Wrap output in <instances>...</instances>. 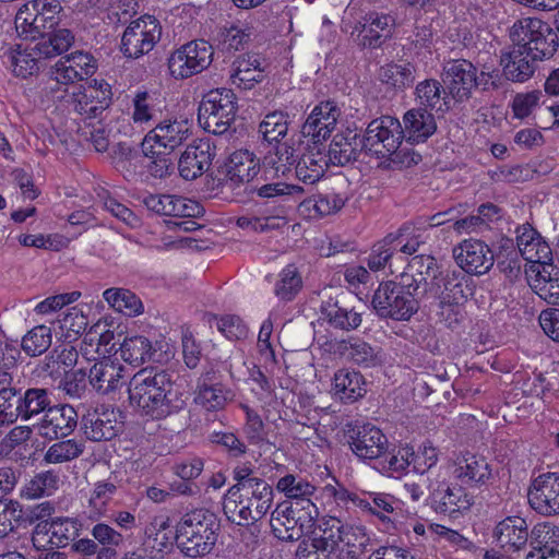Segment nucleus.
I'll use <instances>...</instances> for the list:
<instances>
[{
  "label": "nucleus",
  "instance_id": "nucleus-1",
  "mask_svg": "<svg viewBox=\"0 0 559 559\" xmlns=\"http://www.w3.org/2000/svg\"><path fill=\"white\" fill-rule=\"evenodd\" d=\"M129 400L142 415L164 419L179 413L186 406L182 393L165 370H141L130 380Z\"/></svg>",
  "mask_w": 559,
  "mask_h": 559
},
{
  "label": "nucleus",
  "instance_id": "nucleus-2",
  "mask_svg": "<svg viewBox=\"0 0 559 559\" xmlns=\"http://www.w3.org/2000/svg\"><path fill=\"white\" fill-rule=\"evenodd\" d=\"M311 535L299 544L296 559H329L336 550L354 558L366 542L361 526L343 523L335 516L323 518Z\"/></svg>",
  "mask_w": 559,
  "mask_h": 559
},
{
  "label": "nucleus",
  "instance_id": "nucleus-3",
  "mask_svg": "<svg viewBox=\"0 0 559 559\" xmlns=\"http://www.w3.org/2000/svg\"><path fill=\"white\" fill-rule=\"evenodd\" d=\"M219 523L214 513L199 509L187 513L177 525L176 538L187 557L197 558L209 554L216 540Z\"/></svg>",
  "mask_w": 559,
  "mask_h": 559
},
{
  "label": "nucleus",
  "instance_id": "nucleus-4",
  "mask_svg": "<svg viewBox=\"0 0 559 559\" xmlns=\"http://www.w3.org/2000/svg\"><path fill=\"white\" fill-rule=\"evenodd\" d=\"M319 510L312 501L281 502L271 516V527L281 540H298L314 527Z\"/></svg>",
  "mask_w": 559,
  "mask_h": 559
},
{
  "label": "nucleus",
  "instance_id": "nucleus-5",
  "mask_svg": "<svg viewBox=\"0 0 559 559\" xmlns=\"http://www.w3.org/2000/svg\"><path fill=\"white\" fill-rule=\"evenodd\" d=\"M512 44L526 48L535 57H552L558 48V34L545 21L538 17L516 20L509 29Z\"/></svg>",
  "mask_w": 559,
  "mask_h": 559
},
{
  "label": "nucleus",
  "instance_id": "nucleus-6",
  "mask_svg": "<svg viewBox=\"0 0 559 559\" xmlns=\"http://www.w3.org/2000/svg\"><path fill=\"white\" fill-rule=\"evenodd\" d=\"M236 110L237 100L231 90H212L203 96L199 106V123L207 132L223 134L234 121Z\"/></svg>",
  "mask_w": 559,
  "mask_h": 559
},
{
  "label": "nucleus",
  "instance_id": "nucleus-7",
  "mask_svg": "<svg viewBox=\"0 0 559 559\" xmlns=\"http://www.w3.org/2000/svg\"><path fill=\"white\" fill-rule=\"evenodd\" d=\"M62 7L58 0H31L15 15V27L21 36L36 39L53 29Z\"/></svg>",
  "mask_w": 559,
  "mask_h": 559
},
{
  "label": "nucleus",
  "instance_id": "nucleus-8",
  "mask_svg": "<svg viewBox=\"0 0 559 559\" xmlns=\"http://www.w3.org/2000/svg\"><path fill=\"white\" fill-rule=\"evenodd\" d=\"M214 48L204 40L189 41L176 49L168 59V69L175 79H187L201 73L213 61Z\"/></svg>",
  "mask_w": 559,
  "mask_h": 559
},
{
  "label": "nucleus",
  "instance_id": "nucleus-9",
  "mask_svg": "<svg viewBox=\"0 0 559 559\" xmlns=\"http://www.w3.org/2000/svg\"><path fill=\"white\" fill-rule=\"evenodd\" d=\"M162 35L159 22L151 15L132 21L121 38V51L128 58H140L148 53Z\"/></svg>",
  "mask_w": 559,
  "mask_h": 559
},
{
  "label": "nucleus",
  "instance_id": "nucleus-10",
  "mask_svg": "<svg viewBox=\"0 0 559 559\" xmlns=\"http://www.w3.org/2000/svg\"><path fill=\"white\" fill-rule=\"evenodd\" d=\"M418 289L417 281L412 274L402 273L399 282L386 281V317L394 320H409L419 306L414 297Z\"/></svg>",
  "mask_w": 559,
  "mask_h": 559
},
{
  "label": "nucleus",
  "instance_id": "nucleus-11",
  "mask_svg": "<svg viewBox=\"0 0 559 559\" xmlns=\"http://www.w3.org/2000/svg\"><path fill=\"white\" fill-rule=\"evenodd\" d=\"M191 128L192 126L187 119H164L146 133L141 143V148L153 153L152 150L158 147V150L162 148L171 153L190 138Z\"/></svg>",
  "mask_w": 559,
  "mask_h": 559
},
{
  "label": "nucleus",
  "instance_id": "nucleus-12",
  "mask_svg": "<svg viewBox=\"0 0 559 559\" xmlns=\"http://www.w3.org/2000/svg\"><path fill=\"white\" fill-rule=\"evenodd\" d=\"M216 371L215 366L211 365L197 381L193 401L205 412L223 411L236 397V392L231 388L215 382Z\"/></svg>",
  "mask_w": 559,
  "mask_h": 559
},
{
  "label": "nucleus",
  "instance_id": "nucleus-13",
  "mask_svg": "<svg viewBox=\"0 0 559 559\" xmlns=\"http://www.w3.org/2000/svg\"><path fill=\"white\" fill-rule=\"evenodd\" d=\"M453 478L465 488H481L493 479L492 467L480 454L460 453L453 462Z\"/></svg>",
  "mask_w": 559,
  "mask_h": 559
},
{
  "label": "nucleus",
  "instance_id": "nucleus-14",
  "mask_svg": "<svg viewBox=\"0 0 559 559\" xmlns=\"http://www.w3.org/2000/svg\"><path fill=\"white\" fill-rule=\"evenodd\" d=\"M78 535L79 524L74 519L56 518L38 522L32 540L37 549H53L68 546Z\"/></svg>",
  "mask_w": 559,
  "mask_h": 559
},
{
  "label": "nucleus",
  "instance_id": "nucleus-15",
  "mask_svg": "<svg viewBox=\"0 0 559 559\" xmlns=\"http://www.w3.org/2000/svg\"><path fill=\"white\" fill-rule=\"evenodd\" d=\"M530 507L538 514H559V474L544 473L534 478L527 490Z\"/></svg>",
  "mask_w": 559,
  "mask_h": 559
},
{
  "label": "nucleus",
  "instance_id": "nucleus-16",
  "mask_svg": "<svg viewBox=\"0 0 559 559\" xmlns=\"http://www.w3.org/2000/svg\"><path fill=\"white\" fill-rule=\"evenodd\" d=\"M442 80L455 100H466L476 87V68L465 59L450 60L443 67Z\"/></svg>",
  "mask_w": 559,
  "mask_h": 559
},
{
  "label": "nucleus",
  "instance_id": "nucleus-17",
  "mask_svg": "<svg viewBox=\"0 0 559 559\" xmlns=\"http://www.w3.org/2000/svg\"><path fill=\"white\" fill-rule=\"evenodd\" d=\"M120 412L109 406L96 407L82 418V428L87 439L103 441L112 439L121 425Z\"/></svg>",
  "mask_w": 559,
  "mask_h": 559
},
{
  "label": "nucleus",
  "instance_id": "nucleus-18",
  "mask_svg": "<svg viewBox=\"0 0 559 559\" xmlns=\"http://www.w3.org/2000/svg\"><path fill=\"white\" fill-rule=\"evenodd\" d=\"M215 156V147L209 140L194 141L188 145L178 162L180 176L186 180H194L209 170Z\"/></svg>",
  "mask_w": 559,
  "mask_h": 559
},
{
  "label": "nucleus",
  "instance_id": "nucleus-19",
  "mask_svg": "<svg viewBox=\"0 0 559 559\" xmlns=\"http://www.w3.org/2000/svg\"><path fill=\"white\" fill-rule=\"evenodd\" d=\"M454 257L460 267L469 274H486L493 265L491 250L480 240H464L454 249Z\"/></svg>",
  "mask_w": 559,
  "mask_h": 559
},
{
  "label": "nucleus",
  "instance_id": "nucleus-20",
  "mask_svg": "<svg viewBox=\"0 0 559 559\" xmlns=\"http://www.w3.org/2000/svg\"><path fill=\"white\" fill-rule=\"evenodd\" d=\"M96 70L94 58L83 51H75L60 58L51 68V73L63 85L73 84L91 76Z\"/></svg>",
  "mask_w": 559,
  "mask_h": 559
},
{
  "label": "nucleus",
  "instance_id": "nucleus-21",
  "mask_svg": "<svg viewBox=\"0 0 559 559\" xmlns=\"http://www.w3.org/2000/svg\"><path fill=\"white\" fill-rule=\"evenodd\" d=\"M341 110L333 102H321L316 105L302 126V133L310 136L314 144L325 140L334 131Z\"/></svg>",
  "mask_w": 559,
  "mask_h": 559
},
{
  "label": "nucleus",
  "instance_id": "nucleus-22",
  "mask_svg": "<svg viewBox=\"0 0 559 559\" xmlns=\"http://www.w3.org/2000/svg\"><path fill=\"white\" fill-rule=\"evenodd\" d=\"M404 139V130L400 121L386 116V152L393 151L386 156V167L409 168L421 160V156L412 148H400Z\"/></svg>",
  "mask_w": 559,
  "mask_h": 559
},
{
  "label": "nucleus",
  "instance_id": "nucleus-23",
  "mask_svg": "<svg viewBox=\"0 0 559 559\" xmlns=\"http://www.w3.org/2000/svg\"><path fill=\"white\" fill-rule=\"evenodd\" d=\"M265 76V69L257 55L238 56L229 69L230 84L243 91L252 90L262 83Z\"/></svg>",
  "mask_w": 559,
  "mask_h": 559
},
{
  "label": "nucleus",
  "instance_id": "nucleus-24",
  "mask_svg": "<svg viewBox=\"0 0 559 559\" xmlns=\"http://www.w3.org/2000/svg\"><path fill=\"white\" fill-rule=\"evenodd\" d=\"M78 415L72 406L49 407L37 424L38 433L48 439H58L70 435L76 426Z\"/></svg>",
  "mask_w": 559,
  "mask_h": 559
},
{
  "label": "nucleus",
  "instance_id": "nucleus-25",
  "mask_svg": "<svg viewBox=\"0 0 559 559\" xmlns=\"http://www.w3.org/2000/svg\"><path fill=\"white\" fill-rule=\"evenodd\" d=\"M549 57H535L526 48L512 46V48L502 55L501 64L507 79L513 82H526L536 70L537 62Z\"/></svg>",
  "mask_w": 559,
  "mask_h": 559
},
{
  "label": "nucleus",
  "instance_id": "nucleus-26",
  "mask_svg": "<svg viewBox=\"0 0 559 559\" xmlns=\"http://www.w3.org/2000/svg\"><path fill=\"white\" fill-rule=\"evenodd\" d=\"M516 245L523 259L532 265L539 266L552 260L549 245L531 225L518 227Z\"/></svg>",
  "mask_w": 559,
  "mask_h": 559
},
{
  "label": "nucleus",
  "instance_id": "nucleus-27",
  "mask_svg": "<svg viewBox=\"0 0 559 559\" xmlns=\"http://www.w3.org/2000/svg\"><path fill=\"white\" fill-rule=\"evenodd\" d=\"M124 368L119 361L103 358L90 369L88 383L100 394L120 389L124 383Z\"/></svg>",
  "mask_w": 559,
  "mask_h": 559
},
{
  "label": "nucleus",
  "instance_id": "nucleus-28",
  "mask_svg": "<svg viewBox=\"0 0 559 559\" xmlns=\"http://www.w3.org/2000/svg\"><path fill=\"white\" fill-rule=\"evenodd\" d=\"M431 508L443 514H453L468 510L473 504V496L457 481L455 485H441L431 493Z\"/></svg>",
  "mask_w": 559,
  "mask_h": 559
},
{
  "label": "nucleus",
  "instance_id": "nucleus-29",
  "mask_svg": "<svg viewBox=\"0 0 559 559\" xmlns=\"http://www.w3.org/2000/svg\"><path fill=\"white\" fill-rule=\"evenodd\" d=\"M262 509L263 502L260 504L257 502V507L250 508L247 495H242L238 489H229L223 502L225 515L237 525H246L261 520Z\"/></svg>",
  "mask_w": 559,
  "mask_h": 559
},
{
  "label": "nucleus",
  "instance_id": "nucleus-30",
  "mask_svg": "<svg viewBox=\"0 0 559 559\" xmlns=\"http://www.w3.org/2000/svg\"><path fill=\"white\" fill-rule=\"evenodd\" d=\"M331 393L343 403H354L367 393V383L362 374L353 369H340L334 373Z\"/></svg>",
  "mask_w": 559,
  "mask_h": 559
},
{
  "label": "nucleus",
  "instance_id": "nucleus-31",
  "mask_svg": "<svg viewBox=\"0 0 559 559\" xmlns=\"http://www.w3.org/2000/svg\"><path fill=\"white\" fill-rule=\"evenodd\" d=\"M493 537L506 551L520 550L527 543V523L521 516H508L496 525Z\"/></svg>",
  "mask_w": 559,
  "mask_h": 559
},
{
  "label": "nucleus",
  "instance_id": "nucleus-32",
  "mask_svg": "<svg viewBox=\"0 0 559 559\" xmlns=\"http://www.w3.org/2000/svg\"><path fill=\"white\" fill-rule=\"evenodd\" d=\"M8 59L12 73L16 78L27 79L39 72L41 62L47 57L41 55L39 45L34 43L26 46L17 45L9 51Z\"/></svg>",
  "mask_w": 559,
  "mask_h": 559
},
{
  "label": "nucleus",
  "instance_id": "nucleus-33",
  "mask_svg": "<svg viewBox=\"0 0 559 559\" xmlns=\"http://www.w3.org/2000/svg\"><path fill=\"white\" fill-rule=\"evenodd\" d=\"M145 156L128 143H118L111 152L115 168L128 180L145 177Z\"/></svg>",
  "mask_w": 559,
  "mask_h": 559
},
{
  "label": "nucleus",
  "instance_id": "nucleus-34",
  "mask_svg": "<svg viewBox=\"0 0 559 559\" xmlns=\"http://www.w3.org/2000/svg\"><path fill=\"white\" fill-rule=\"evenodd\" d=\"M530 272L535 273L530 280L534 292L546 302L559 305V272L551 262L539 266L531 265Z\"/></svg>",
  "mask_w": 559,
  "mask_h": 559
},
{
  "label": "nucleus",
  "instance_id": "nucleus-35",
  "mask_svg": "<svg viewBox=\"0 0 559 559\" xmlns=\"http://www.w3.org/2000/svg\"><path fill=\"white\" fill-rule=\"evenodd\" d=\"M226 167L228 180L236 186L249 183L261 171L260 159L248 150L234 152Z\"/></svg>",
  "mask_w": 559,
  "mask_h": 559
},
{
  "label": "nucleus",
  "instance_id": "nucleus-36",
  "mask_svg": "<svg viewBox=\"0 0 559 559\" xmlns=\"http://www.w3.org/2000/svg\"><path fill=\"white\" fill-rule=\"evenodd\" d=\"M426 242L425 231L414 226L411 223H405L395 233L386 235V261L389 260L388 252L391 254L394 251L412 255L418 251L420 245Z\"/></svg>",
  "mask_w": 559,
  "mask_h": 559
},
{
  "label": "nucleus",
  "instance_id": "nucleus-37",
  "mask_svg": "<svg viewBox=\"0 0 559 559\" xmlns=\"http://www.w3.org/2000/svg\"><path fill=\"white\" fill-rule=\"evenodd\" d=\"M360 143L361 140H359L357 133L352 130L335 134L328 152H325L326 160L332 166H344L348 164L356 159Z\"/></svg>",
  "mask_w": 559,
  "mask_h": 559
},
{
  "label": "nucleus",
  "instance_id": "nucleus-38",
  "mask_svg": "<svg viewBox=\"0 0 559 559\" xmlns=\"http://www.w3.org/2000/svg\"><path fill=\"white\" fill-rule=\"evenodd\" d=\"M329 166L325 152L314 144L298 160L295 174L300 181L312 185L323 177Z\"/></svg>",
  "mask_w": 559,
  "mask_h": 559
},
{
  "label": "nucleus",
  "instance_id": "nucleus-39",
  "mask_svg": "<svg viewBox=\"0 0 559 559\" xmlns=\"http://www.w3.org/2000/svg\"><path fill=\"white\" fill-rule=\"evenodd\" d=\"M117 485L110 480L97 481L91 492L85 506V514L92 521H98L106 516L109 511V503L117 492Z\"/></svg>",
  "mask_w": 559,
  "mask_h": 559
},
{
  "label": "nucleus",
  "instance_id": "nucleus-40",
  "mask_svg": "<svg viewBox=\"0 0 559 559\" xmlns=\"http://www.w3.org/2000/svg\"><path fill=\"white\" fill-rule=\"evenodd\" d=\"M294 163V148L286 143L278 144L264 157L261 177L269 181L285 176Z\"/></svg>",
  "mask_w": 559,
  "mask_h": 559
},
{
  "label": "nucleus",
  "instance_id": "nucleus-41",
  "mask_svg": "<svg viewBox=\"0 0 559 559\" xmlns=\"http://www.w3.org/2000/svg\"><path fill=\"white\" fill-rule=\"evenodd\" d=\"M404 123L408 141L413 143L426 141L437 130L435 117L423 108L408 110L404 115Z\"/></svg>",
  "mask_w": 559,
  "mask_h": 559
},
{
  "label": "nucleus",
  "instance_id": "nucleus-42",
  "mask_svg": "<svg viewBox=\"0 0 559 559\" xmlns=\"http://www.w3.org/2000/svg\"><path fill=\"white\" fill-rule=\"evenodd\" d=\"M360 145L365 154L369 157L368 163L373 167L380 168L384 163V119L377 118L372 120L366 130Z\"/></svg>",
  "mask_w": 559,
  "mask_h": 559
},
{
  "label": "nucleus",
  "instance_id": "nucleus-43",
  "mask_svg": "<svg viewBox=\"0 0 559 559\" xmlns=\"http://www.w3.org/2000/svg\"><path fill=\"white\" fill-rule=\"evenodd\" d=\"M382 436V431L379 428L365 426L352 443L353 452L364 460L380 457L384 449L381 441Z\"/></svg>",
  "mask_w": 559,
  "mask_h": 559
},
{
  "label": "nucleus",
  "instance_id": "nucleus-44",
  "mask_svg": "<svg viewBox=\"0 0 559 559\" xmlns=\"http://www.w3.org/2000/svg\"><path fill=\"white\" fill-rule=\"evenodd\" d=\"M276 489L288 499L286 502L301 504L302 501H312L316 486L299 475L286 474L277 480Z\"/></svg>",
  "mask_w": 559,
  "mask_h": 559
},
{
  "label": "nucleus",
  "instance_id": "nucleus-45",
  "mask_svg": "<svg viewBox=\"0 0 559 559\" xmlns=\"http://www.w3.org/2000/svg\"><path fill=\"white\" fill-rule=\"evenodd\" d=\"M103 297L112 309L128 317L138 316L143 311L140 298L128 289L108 288L103 293Z\"/></svg>",
  "mask_w": 559,
  "mask_h": 559
},
{
  "label": "nucleus",
  "instance_id": "nucleus-46",
  "mask_svg": "<svg viewBox=\"0 0 559 559\" xmlns=\"http://www.w3.org/2000/svg\"><path fill=\"white\" fill-rule=\"evenodd\" d=\"M59 484L60 476L55 471L40 472L24 485L21 493L26 499L51 496L59 488Z\"/></svg>",
  "mask_w": 559,
  "mask_h": 559
},
{
  "label": "nucleus",
  "instance_id": "nucleus-47",
  "mask_svg": "<svg viewBox=\"0 0 559 559\" xmlns=\"http://www.w3.org/2000/svg\"><path fill=\"white\" fill-rule=\"evenodd\" d=\"M120 355L130 365L140 366L151 359L152 343L142 335L126 337L120 346Z\"/></svg>",
  "mask_w": 559,
  "mask_h": 559
},
{
  "label": "nucleus",
  "instance_id": "nucleus-48",
  "mask_svg": "<svg viewBox=\"0 0 559 559\" xmlns=\"http://www.w3.org/2000/svg\"><path fill=\"white\" fill-rule=\"evenodd\" d=\"M38 37L39 51L47 58L66 52L74 41V36L67 28L51 29Z\"/></svg>",
  "mask_w": 559,
  "mask_h": 559
},
{
  "label": "nucleus",
  "instance_id": "nucleus-49",
  "mask_svg": "<svg viewBox=\"0 0 559 559\" xmlns=\"http://www.w3.org/2000/svg\"><path fill=\"white\" fill-rule=\"evenodd\" d=\"M155 98L146 91H138L131 100L130 116L134 124L146 126L152 122L158 112Z\"/></svg>",
  "mask_w": 559,
  "mask_h": 559
},
{
  "label": "nucleus",
  "instance_id": "nucleus-50",
  "mask_svg": "<svg viewBox=\"0 0 559 559\" xmlns=\"http://www.w3.org/2000/svg\"><path fill=\"white\" fill-rule=\"evenodd\" d=\"M302 287L301 275L294 264L286 265L280 273L274 286V294L285 301L293 300Z\"/></svg>",
  "mask_w": 559,
  "mask_h": 559
},
{
  "label": "nucleus",
  "instance_id": "nucleus-51",
  "mask_svg": "<svg viewBox=\"0 0 559 559\" xmlns=\"http://www.w3.org/2000/svg\"><path fill=\"white\" fill-rule=\"evenodd\" d=\"M84 442L75 439L57 441L51 444L44 455L47 464H61L79 457L84 451Z\"/></svg>",
  "mask_w": 559,
  "mask_h": 559
},
{
  "label": "nucleus",
  "instance_id": "nucleus-52",
  "mask_svg": "<svg viewBox=\"0 0 559 559\" xmlns=\"http://www.w3.org/2000/svg\"><path fill=\"white\" fill-rule=\"evenodd\" d=\"M321 312L331 325L342 330L356 329L361 323L359 313L342 308L337 302H326L322 305Z\"/></svg>",
  "mask_w": 559,
  "mask_h": 559
},
{
  "label": "nucleus",
  "instance_id": "nucleus-53",
  "mask_svg": "<svg viewBox=\"0 0 559 559\" xmlns=\"http://www.w3.org/2000/svg\"><path fill=\"white\" fill-rule=\"evenodd\" d=\"M50 399L47 390L33 388L25 391L20 397L21 418L24 420L45 412L50 407Z\"/></svg>",
  "mask_w": 559,
  "mask_h": 559
},
{
  "label": "nucleus",
  "instance_id": "nucleus-54",
  "mask_svg": "<svg viewBox=\"0 0 559 559\" xmlns=\"http://www.w3.org/2000/svg\"><path fill=\"white\" fill-rule=\"evenodd\" d=\"M79 353L71 341L55 347L48 357L47 367L51 373H68V370L75 366Z\"/></svg>",
  "mask_w": 559,
  "mask_h": 559
},
{
  "label": "nucleus",
  "instance_id": "nucleus-55",
  "mask_svg": "<svg viewBox=\"0 0 559 559\" xmlns=\"http://www.w3.org/2000/svg\"><path fill=\"white\" fill-rule=\"evenodd\" d=\"M153 153H150L145 148H142V153L145 158V177L148 176L153 178H165L170 175L173 170V159L170 157V152L155 147L152 150Z\"/></svg>",
  "mask_w": 559,
  "mask_h": 559
},
{
  "label": "nucleus",
  "instance_id": "nucleus-56",
  "mask_svg": "<svg viewBox=\"0 0 559 559\" xmlns=\"http://www.w3.org/2000/svg\"><path fill=\"white\" fill-rule=\"evenodd\" d=\"M51 341L50 328L37 325L24 335L21 346L28 356L35 357L45 353L50 347Z\"/></svg>",
  "mask_w": 559,
  "mask_h": 559
},
{
  "label": "nucleus",
  "instance_id": "nucleus-57",
  "mask_svg": "<svg viewBox=\"0 0 559 559\" xmlns=\"http://www.w3.org/2000/svg\"><path fill=\"white\" fill-rule=\"evenodd\" d=\"M384 24L379 13H370L365 16L359 40L364 47L380 48L383 44L382 32Z\"/></svg>",
  "mask_w": 559,
  "mask_h": 559
},
{
  "label": "nucleus",
  "instance_id": "nucleus-58",
  "mask_svg": "<svg viewBox=\"0 0 559 559\" xmlns=\"http://www.w3.org/2000/svg\"><path fill=\"white\" fill-rule=\"evenodd\" d=\"M288 130L287 117L281 111H274L264 117L259 126V132L269 143L278 142Z\"/></svg>",
  "mask_w": 559,
  "mask_h": 559
},
{
  "label": "nucleus",
  "instance_id": "nucleus-59",
  "mask_svg": "<svg viewBox=\"0 0 559 559\" xmlns=\"http://www.w3.org/2000/svg\"><path fill=\"white\" fill-rule=\"evenodd\" d=\"M88 325L87 316L82 309L72 307L60 320V329L63 332L66 340H76L82 335Z\"/></svg>",
  "mask_w": 559,
  "mask_h": 559
},
{
  "label": "nucleus",
  "instance_id": "nucleus-60",
  "mask_svg": "<svg viewBox=\"0 0 559 559\" xmlns=\"http://www.w3.org/2000/svg\"><path fill=\"white\" fill-rule=\"evenodd\" d=\"M209 323L211 326L215 325L228 340H242L248 335L246 323L235 314H226L221 318L212 317Z\"/></svg>",
  "mask_w": 559,
  "mask_h": 559
},
{
  "label": "nucleus",
  "instance_id": "nucleus-61",
  "mask_svg": "<svg viewBox=\"0 0 559 559\" xmlns=\"http://www.w3.org/2000/svg\"><path fill=\"white\" fill-rule=\"evenodd\" d=\"M443 87L437 80H425L417 84L416 95L423 109H441Z\"/></svg>",
  "mask_w": 559,
  "mask_h": 559
},
{
  "label": "nucleus",
  "instance_id": "nucleus-62",
  "mask_svg": "<svg viewBox=\"0 0 559 559\" xmlns=\"http://www.w3.org/2000/svg\"><path fill=\"white\" fill-rule=\"evenodd\" d=\"M324 491L328 496L333 497L337 506L348 508L349 504L368 509L372 513L377 514L381 520L384 519L382 510H376L369 501L360 499L357 495L348 491L342 486L328 485L324 487Z\"/></svg>",
  "mask_w": 559,
  "mask_h": 559
},
{
  "label": "nucleus",
  "instance_id": "nucleus-63",
  "mask_svg": "<svg viewBox=\"0 0 559 559\" xmlns=\"http://www.w3.org/2000/svg\"><path fill=\"white\" fill-rule=\"evenodd\" d=\"M240 408L246 414L243 432L251 444H260L266 439L264 423L261 416L247 404H241Z\"/></svg>",
  "mask_w": 559,
  "mask_h": 559
},
{
  "label": "nucleus",
  "instance_id": "nucleus-64",
  "mask_svg": "<svg viewBox=\"0 0 559 559\" xmlns=\"http://www.w3.org/2000/svg\"><path fill=\"white\" fill-rule=\"evenodd\" d=\"M202 205L191 199L183 197H169L168 216L198 217L203 214Z\"/></svg>",
  "mask_w": 559,
  "mask_h": 559
}]
</instances>
